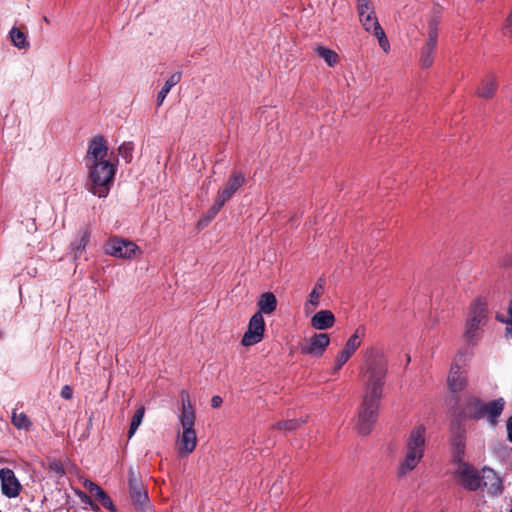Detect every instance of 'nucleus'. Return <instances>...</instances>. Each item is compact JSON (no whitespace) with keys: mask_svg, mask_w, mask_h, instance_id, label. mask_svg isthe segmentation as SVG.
Here are the masks:
<instances>
[{"mask_svg":"<svg viewBox=\"0 0 512 512\" xmlns=\"http://www.w3.org/2000/svg\"><path fill=\"white\" fill-rule=\"evenodd\" d=\"M130 497L136 509L144 511L150 505L147 490L145 488L140 491H136V493Z\"/></svg>","mask_w":512,"mask_h":512,"instance_id":"32","label":"nucleus"},{"mask_svg":"<svg viewBox=\"0 0 512 512\" xmlns=\"http://www.w3.org/2000/svg\"><path fill=\"white\" fill-rule=\"evenodd\" d=\"M377 39H378V42H379V45L380 47L385 51L387 52L390 48V45H389V41L385 35V32L384 30L381 28H378V30L374 31L372 33Z\"/></svg>","mask_w":512,"mask_h":512,"instance_id":"37","label":"nucleus"},{"mask_svg":"<svg viewBox=\"0 0 512 512\" xmlns=\"http://www.w3.org/2000/svg\"><path fill=\"white\" fill-rule=\"evenodd\" d=\"M426 449V429L423 425L414 427L405 437L402 456L396 474L398 478L410 475L422 461Z\"/></svg>","mask_w":512,"mask_h":512,"instance_id":"3","label":"nucleus"},{"mask_svg":"<svg viewBox=\"0 0 512 512\" xmlns=\"http://www.w3.org/2000/svg\"><path fill=\"white\" fill-rule=\"evenodd\" d=\"M108 146L103 136H95L88 144L85 166L88 169V190L99 198L109 194L117 166L107 159Z\"/></svg>","mask_w":512,"mask_h":512,"instance_id":"1","label":"nucleus"},{"mask_svg":"<svg viewBox=\"0 0 512 512\" xmlns=\"http://www.w3.org/2000/svg\"><path fill=\"white\" fill-rule=\"evenodd\" d=\"M1 492L8 498H16L19 496L22 486L15 473L10 468L0 469Z\"/></svg>","mask_w":512,"mask_h":512,"instance_id":"12","label":"nucleus"},{"mask_svg":"<svg viewBox=\"0 0 512 512\" xmlns=\"http://www.w3.org/2000/svg\"><path fill=\"white\" fill-rule=\"evenodd\" d=\"M303 422L304 421H300V420H296V419L285 420V421L278 422L275 427L279 430L292 431V430H295L296 428H298L301 425V423H303Z\"/></svg>","mask_w":512,"mask_h":512,"instance_id":"36","label":"nucleus"},{"mask_svg":"<svg viewBox=\"0 0 512 512\" xmlns=\"http://www.w3.org/2000/svg\"><path fill=\"white\" fill-rule=\"evenodd\" d=\"M315 51H316L317 55L320 58H322L327 63V65L330 67H334L339 61L338 54L334 50H331L327 47L318 46L315 49Z\"/></svg>","mask_w":512,"mask_h":512,"instance_id":"30","label":"nucleus"},{"mask_svg":"<svg viewBox=\"0 0 512 512\" xmlns=\"http://www.w3.org/2000/svg\"><path fill=\"white\" fill-rule=\"evenodd\" d=\"M357 12L359 21L366 32L373 33L381 28L374 5L370 0H357Z\"/></svg>","mask_w":512,"mask_h":512,"instance_id":"8","label":"nucleus"},{"mask_svg":"<svg viewBox=\"0 0 512 512\" xmlns=\"http://www.w3.org/2000/svg\"><path fill=\"white\" fill-rule=\"evenodd\" d=\"M223 400L220 396L216 395V396H213L212 399H211V406L213 408H218L221 406Z\"/></svg>","mask_w":512,"mask_h":512,"instance_id":"42","label":"nucleus"},{"mask_svg":"<svg viewBox=\"0 0 512 512\" xmlns=\"http://www.w3.org/2000/svg\"><path fill=\"white\" fill-rule=\"evenodd\" d=\"M484 401L478 397H467L462 403V415L466 419L482 420L483 419Z\"/></svg>","mask_w":512,"mask_h":512,"instance_id":"17","label":"nucleus"},{"mask_svg":"<svg viewBox=\"0 0 512 512\" xmlns=\"http://www.w3.org/2000/svg\"><path fill=\"white\" fill-rule=\"evenodd\" d=\"M11 422L18 429H28L31 425L29 418L23 412L17 413L13 411Z\"/></svg>","mask_w":512,"mask_h":512,"instance_id":"34","label":"nucleus"},{"mask_svg":"<svg viewBox=\"0 0 512 512\" xmlns=\"http://www.w3.org/2000/svg\"><path fill=\"white\" fill-rule=\"evenodd\" d=\"M181 78L182 72L180 71H177L170 75V77L165 81L164 86L157 95V106H161L163 104L170 90L181 81Z\"/></svg>","mask_w":512,"mask_h":512,"instance_id":"25","label":"nucleus"},{"mask_svg":"<svg viewBox=\"0 0 512 512\" xmlns=\"http://www.w3.org/2000/svg\"><path fill=\"white\" fill-rule=\"evenodd\" d=\"M223 206H224V203L221 202L218 198H216L215 202L213 203L211 208L208 210V212L204 218V221L205 222L211 221L218 214V212L221 210V208Z\"/></svg>","mask_w":512,"mask_h":512,"instance_id":"38","label":"nucleus"},{"mask_svg":"<svg viewBox=\"0 0 512 512\" xmlns=\"http://www.w3.org/2000/svg\"><path fill=\"white\" fill-rule=\"evenodd\" d=\"M335 323L334 314L330 310H320L311 318V325L317 330H326Z\"/></svg>","mask_w":512,"mask_h":512,"instance_id":"21","label":"nucleus"},{"mask_svg":"<svg viewBox=\"0 0 512 512\" xmlns=\"http://www.w3.org/2000/svg\"><path fill=\"white\" fill-rule=\"evenodd\" d=\"M481 488H485L491 496H498L503 492V482L500 476L490 468L481 471Z\"/></svg>","mask_w":512,"mask_h":512,"instance_id":"14","label":"nucleus"},{"mask_svg":"<svg viewBox=\"0 0 512 512\" xmlns=\"http://www.w3.org/2000/svg\"><path fill=\"white\" fill-rule=\"evenodd\" d=\"M61 396L64 399H71L73 397V389L69 385H65L61 389Z\"/></svg>","mask_w":512,"mask_h":512,"instance_id":"40","label":"nucleus"},{"mask_svg":"<svg viewBox=\"0 0 512 512\" xmlns=\"http://www.w3.org/2000/svg\"><path fill=\"white\" fill-rule=\"evenodd\" d=\"M82 501L88 504H92L91 499L86 494H83Z\"/></svg>","mask_w":512,"mask_h":512,"instance_id":"45","label":"nucleus"},{"mask_svg":"<svg viewBox=\"0 0 512 512\" xmlns=\"http://www.w3.org/2000/svg\"><path fill=\"white\" fill-rule=\"evenodd\" d=\"M128 486H129L130 496L135 494L136 491H140L144 488L142 480L139 476V472L136 469H134L133 467H130L128 470Z\"/></svg>","mask_w":512,"mask_h":512,"instance_id":"29","label":"nucleus"},{"mask_svg":"<svg viewBox=\"0 0 512 512\" xmlns=\"http://www.w3.org/2000/svg\"><path fill=\"white\" fill-rule=\"evenodd\" d=\"M381 398L364 394L355 425L360 434L368 435L372 431L378 417Z\"/></svg>","mask_w":512,"mask_h":512,"instance_id":"6","label":"nucleus"},{"mask_svg":"<svg viewBox=\"0 0 512 512\" xmlns=\"http://www.w3.org/2000/svg\"><path fill=\"white\" fill-rule=\"evenodd\" d=\"M506 322H507L506 335L509 336V335H512V320L510 319V317H508V320Z\"/></svg>","mask_w":512,"mask_h":512,"instance_id":"43","label":"nucleus"},{"mask_svg":"<svg viewBox=\"0 0 512 512\" xmlns=\"http://www.w3.org/2000/svg\"><path fill=\"white\" fill-rule=\"evenodd\" d=\"M2 336V332L0 331V337Z\"/></svg>","mask_w":512,"mask_h":512,"instance_id":"47","label":"nucleus"},{"mask_svg":"<svg viewBox=\"0 0 512 512\" xmlns=\"http://www.w3.org/2000/svg\"><path fill=\"white\" fill-rule=\"evenodd\" d=\"M144 415H145V408L143 406L139 407L136 410V412L134 413L131 423H130L129 431H128L129 439L132 438L133 435L136 433L137 429L139 428V426L141 425V423L143 421Z\"/></svg>","mask_w":512,"mask_h":512,"instance_id":"33","label":"nucleus"},{"mask_svg":"<svg viewBox=\"0 0 512 512\" xmlns=\"http://www.w3.org/2000/svg\"><path fill=\"white\" fill-rule=\"evenodd\" d=\"M507 438L512 443V416L508 418L506 423Z\"/></svg>","mask_w":512,"mask_h":512,"instance_id":"41","label":"nucleus"},{"mask_svg":"<svg viewBox=\"0 0 512 512\" xmlns=\"http://www.w3.org/2000/svg\"><path fill=\"white\" fill-rule=\"evenodd\" d=\"M133 150L134 145L132 142H124L119 146L118 153L126 163H130L133 159Z\"/></svg>","mask_w":512,"mask_h":512,"instance_id":"35","label":"nucleus"},{"mask_svg":"<svg viewBox=\"0 0 512 512\" xmlns=\"http://www.w3.org/2000/svg\"><path fill=\"white\" fill-rule=\"evenodd\" d=\"M447 384L450 391H452L453 393L460 392L466 387V377L464 376L463 372L461 371L458 365L453 364L451 366L447 378Z\"/></svg>","mask_w":512,"mask_h":512,"instance_id":"19","label":"nucleus"},{"mask_svg":"<svg viewBox=\"0 0 512 512\" xmlns=\"http://www.w3.org/2000/svg\"><path fill=\"white\" fill-rule=\"evenodd\" d=\"M258 311L256 313L270 315L277 307V298L272 292H265L260 295L257 301Z\"/></svg>","mask_w":512,"mask_h":512,"instance_id":"22","label":"nucleus"},{"mask_svg":"<svg viewBox=\"0 0 512 512\" xmlns=\"http://www.w3.org/2000/svg\"><path fill=\"white\" fill-rule=\"evenodd\" d=\"M438 40V22L435 18L428 21V39L422 48L421 64L423 67H430L433 63V55L436 49Z\"/></svg>","mask_w":512,"mask_h":512,"instance_id":"11","label":"nucleus"},{"mask_svg":"<svg viewBox=\"0 0 512 512\" xmlns=\"http://www.w3.org/2000/svg\"><path fill=\"white\" fill-rule=\"evenodd\" d=\"M330 344V337L326 333H318L309 338L307 344L301 347L304 354L322 356Z\"/></svg>","mask_w":512,"mask_h":512,"instance_id":"15","label":"nucleus"},{"mask_svg":"<svg viewBox=\"0 0 512 512\" xmlns=\"http://www.w3.org/2000/svg\"><path fill=\"white\" fill-rule=\"evenodd\" d=\"M104 250L107 255L125 260H130L142 253L133 241L118 236L110 238L105 243Z\"/></svg>","mask_w":512,"mask_h":512,"instance_id":"7","label":"nucleus"},{"mask_svg":"<svg viewBox=\"0 0 512 512\" xmlns=\"http://www.w3.org/2000/svg\"><path fill=\"white\" fill-rule=\"evenodd\" d=\"M508 313H509L510 319L512 320V300L510 301Z\"/></svg>","mask_w":512,"mask_h":512,"instance_id":"46","label":"nucleus"},{"mask_svg":"<svg viewBox=\"0 0 512 512\" xmlns=\"http://www.w3.org/2000/svg\"><path fill=\"white\" fill-rule=\"evenodd\" d=\"M366 335V328L364 326H359L356 328L354 333L348 338L345 343V348L350 350L352 353H355L357 349L361 346V343Z\"/></svg>","mask_w":512,"mask_h":512,"instance_id":"26","label":"nucleus"},{"mask_svg":"<svg viewBox=\"0 0 512 512\" xmlns=\"http://www.w3.org/2000/svg\"><path fill=\"white\" fill-rule=\"evenodd\" d=\"M454 447V460L458 464L463 463V456L465 451L464 432L458 433L452 440Z\"/></svg>","mask_w":512,"mask_h":512,"instance_id":"28","label":"nucleus"},{"mask_svg":"<svg viewBox=\"0 0 512 512\" xmlns=\"http://www.w3.org/2000/svg\"><path fill=\"white\" fill-rule=\"evenodd\" d=\"M361 373L365 379V393L373 397H382L387 374L388 360L381 347L370 346L363 352Z\"/></svg>","mask_w":512,"mask_h":512,"instance_id":"2","label":"nucleus"},{"mask_svg":"<svg viewBox=\"0 0 512 512\" xmlns=\"http://www.w3.org/2000/svg\"><path fill=\"white\" fill-rule=\"evenodd\" d=\"M341 354H343L345 357H347L348 359L351 358V356L354 354L352 353L350 350H348L347 348H343L341 351H340Z\"/></svg>","mask_w":512,"mask_h":512,"instance_id":"44","label":"nucleus"},{"mask_svg":"<svg viewBox=\"0 0 512 512\" xmlns=\"http://www.w3.org/2000/svg\"><path fill=\"white\" fill-rule=\"evenodd\" d=\"M84 487L96 500H98L103 505V507L108 510H114V505L111 498L99 485L90 480H85Z\"/></svg>","mask_w":512,"mask_h":512,"instance_id":"20","label":"nucleus"},{"mask_svg":"<svg viewBox=\"0 0 512 512\" xmlns=\"http://www.w3.org/2000/svg\"><path fill=\"white\" fill-rule=\"evenodd\" d=\"M349 359L347 357H345L343 354H341L340 352L338 353V355L336 356V361H335V366L333 368V372L336 373L338 372L342 366L348 361Z\"/></svg>","mask_w":512,"mask_h":512,"instance_id":"39","label":"nucleus"},{"mask_svg":"<svg viewBox=\"0 0 512 512\" xmlns=\"http://www.w3.org/2000/svg\"><path fill=\"white\" fill-rule=\"evenodd\" d=\"M9 37L13 45L18 49H28L30 47L26 35L15 26L9 31Z\"/></svg>","mask_w":512,"mask_h":512,"instance_id":"27","label":"nucleus"},{"mask_svg":"<svg viewBox=\"0 0 512 512\" xmlns=\"http://www.w3.org/2000/svg\"><path fill=\"white\" fill-rule=\"evenodd\" d=\"M265 322L260 313H254L249 320L248 329L244 333L241 343L243 346H253L264 338Z\"/></svg>","mask_w":512,"mask_h":512,"instance_id":"10","label":"nucleus"},{"mask_svg":"<svg viewBox=\"0 0 512 512\" xmlns=\"http://www.w3.org/2000/svg\"><path fill=\"white\" fill-rule=\"evenodd\" d=\"M90 238V230L87 227H81L69 246V254L72 256L74 261H77L85 251L88 243L90 242Z\"/></svg>","mask_w":512,"mask_h":512,"instance_id":"18","label":"nucleus"},{"mask_svg":"<svg viewBox=\"0 0 512 512\" xmlns=\"http://www.w3.org/2000/svg\"><path fill=\"white\" fill-rule=\"evenodd\" d=\"M505 405L506 402L502 397L489 402L484 401L482 411L483 419H485L490 426L495 427L499 423V418L504 411Z\"/></svg>","mask_w":512,"mask_h":512,"instance_id":"16","label":"nucleus"},{"mask_svg":"<svg viewBox=\"0 0 512 512\" xmlns=\"http://www.w3.org/2000/svg\"><path fill=\"white\" fill-rule=\"evenodd\" d=\"M498 83L494 76H488L483 79L480 83V86L477 89V95L479 97L489 99L493 97L495 91L497 90Z\"/></svg>","mask_w":512,"mask_h":512,"instance_id":"24","label":"nucleus"},{"mask_svg":"<svg viewBox=\"0 0 512 512\" xmlns=\"http://www.w3.org/2000/svg\"><path fill=\"white\" fill-rule=\"evenodd\" d=\"M325 289V280L319 278L308 296V300L305 303V310L311 311L319 305V299Z\"/></svg>","mask_w":512,"mask_h":512,"instance_id":"23","label":"nucleus"},{"mask_svg":"<svg viewBox=\"0 0 512 512\" xmlns=\"http://www.w3.org/2000/svg\"><path fill=\"white\" fill-rule=\"evenodd\" d=\"M455 475L465 489L476 491L481 488V473L470 464H458Z\"/></svg>","mask_w":512,"mask_h":512,"instance_id":"9","label":"nucleus"},{"mask_svg":"<svg viewBox=\"0 0 512 512\" xmlns=\"http://www.w3.org/2000/svg\"><path fill=\"white\" fill-rule=\"evenodd\" d=\"M488 302L484 297L476 298L470 305L464 337L469 343H475L480 329L488 322Z\"/></svg>","mask_w":512,"mask_h":512,"instance_id":"5","label":"nucleus"},{"mask_svg":"<svg viewBox=\"0 0 512 512\" xmlns=\"http://www.w3.org/2000/svg\"><path fill=\"white\" fill-rule=\"evenodd\" d=\"M47 471L50 477L54 478L57 482H60V480L63 479L66 474L63 464L56 459H51L48 461Z\"/></svg>","mask_w":512,"mask_h":512,"instance_id":"31","label":"nucleus"},{"mask_svg":"<svg viewBox=\"0 0 512 512\" xmlns=\"http://www.w3.org/2000/svg\"><path fill=\"white\" fill-rule=\"evenodd\" d=\"M181 411L178 415L179 423L182 427V433L178 436V453L181 456L191 454L197 445V435L194 429L196 415L187 391L182 390Z\"/></svg>","mask_w":512,"mask_h":512,"instance_id":"4","label":"nucleus"},{"mask_svg":"<svg viewBox=\"0 0 512 512\" xmlns=\"http://www.w3.org/2000/svg\"><path fill=\"white\" fill-rule=\"evenodd\" d=\"M245 183V176L241 172H233L227 182L219 188L217 197L224 204L229 201L236 191Z\"/></svg>","mask_w":512,"mask_h":512,"instance_id":"13","label":"nucleus"}]
</instances>
